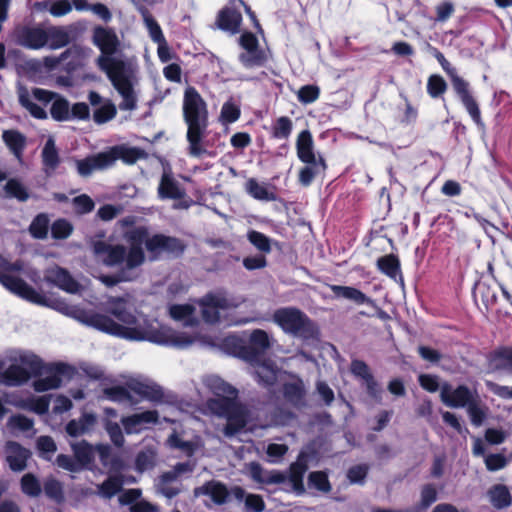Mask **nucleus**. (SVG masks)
Returning <instances> with one entry per match:
<instances>
[{"instance_id":"nucleus-1","label":"nucleus","mask_w":512,"mask_h":512,"mask_svg":"<svg viewBox=\"0 0 512 512\" xmlns=\"http://www.w3.org/2000/svg\"><path fill=\"white\" fill-rule=\"evenodd\" d=\"M22 268L21 262L11 264L0 255V283L14 294L32 303L52 307L86 326L129 341H148L178 348H186L198 340L197 335L160 326L156 320L137 312L129 301L121 297H111L106 303L107 312L113 318L69 305L62 300H49L23 280L9 274Z\"/></svg>"},{"instance_id":"nucleus-2","label":"nucleus","mask_w":512,"mask_h":512,"mask_svg":"<svg viewBox=\"0 0 512 512\" xmlns=\"http://www.w3.org/2000/svg\"><path fill=\"white\" fill-rule=\"evenodd\" d=\"M123 237L128 247L104 241L94 243V254L104 265L115 267L125 263L126 269H137L146 260L143 246L150 260L158 259L163 253L180 254L184 250V245L179 239L163 234L150 235L145 226L131 227L124 232Z\"/></svg>"},{"instance_id":"nucleus-3","label":"nucleus","mask_w":512,"mask_h":512,"mask_svg":"<svg viewBox=\"0 0 512 512\" xmlns=\"http://www.w3.org/2000/svg\"><path fill=\"white\" fill-rule=\"evenodd\" d=\"M93 43L101 51V55L96 60L98 67L105 72L112 86L122 98L119 104L120 110H135L138 102L137 70L122 59L113 57L121 44L115 30L96 26L93 29Z\"/></svg>"},{"instance_id":"nucleus-4","label":"nucleus","mask_w":512,"mask_h":512,"mask_svg":"<svg viewBox=\"0 0 512 512\" xmlns=\"http://www.w3.org/2000/svg\"><path fill=\"white\" fill-rule=\"evenodd\" d=\"M202 382L214 395L206 401L204 410L207 414L227 420L225 436L232 437L244 429L250 420V411L238 401V390L217 375H207Z\"/></svg>"},{"instance_id":"nucleus-5","label":"nucleus","mask_w":512,"mask_h":512,"mask_svg":"<svg viewBox=\"0 0 512 512\" xmlns=\"http://www.w3.org/2000/svg\"><path fill=\"white\" fill-rule=\"evenodd\" d=\"M183 116L187 125L186 139L188 141V153L192 157H200L207 153L202 145L208 127V112L206 104L199 93L188 87L184 93Z\"/></svg>"},{"instance_id":"nucleus-6","label":"nucleus","mask_w":512,"mask_h":512,"mask_svg":"<svg viewBox=\"0 0 512 512\" xmlns=\"http://www.w3.org/2000/svg\"><path fill=\"white\" fill-rule=\"evenodd\" d=\"M5 360L9 363V367L2 370V381L10 387L25 384L32 376L42 374L44 367L42 360L27 350H9L6 352Z\"/></svg>"},{"instance_id":"nucleus-7","label":"nucleus","mask_w":512,"mask_h":512,"mask_svg":"<svg viewBox=\"0 0 512 512\" xmlns=\"http://www.w3.org/2000/svg\"><path fill=\"white\" fill-rule=\"evenodd\" d=\"M273 321L285 332L304 339L315 338L317 325L301 310L294 307L278 309L273 314Z\"/></svg>"},{"instance_id":"nucleus-8","label":"nucleus","mask_w":512,"mask_h":512,"mask_svg":"<svg viewBox=\"0 0 512 512\" xmlns=\"http://www.w3.org/2000/svg\"><path fill=\"white\" fill-rule=\"evenodd\" d=\"M121 378L137 403L143 400L161 402L164 398L162 387L144 375H121Z\"/></svg>"},{"instance_id":"nucleus-9","label":"nucleus","mask_w":512,"mask_h":512,"mask_svg":"<svg viewBox=\"0 0 512 512\" xmlns=\"http://www.w3.org/2000/svg\"><path fill=\"white\" fill-rule=\"evenodd\" d=\"M199 305L204 321L214 324L221 321V312L237 308L239 301L219 291L205 295Z\"/></svg>"},{"instance_id":"nucleus-10","label":"nucleus","mask_w":512,"mask_h":512,"mask_svg":"<svg viewBox=\"0 0 512 512\" xmlns=\"http://www.w3.org/2000/svg\"><path fill=\"white\" fill-rule=\"evenodd\" d=\"M18 99L19 103L27 110L29 113L37 119H45L47 118V113L43 107L34 102V100H38L44 104L49 103L52 100V93L47 90L35 88L32 93H29L27 88L20 86L18 88Z\"/></svg>"},{"instance_id":"nucleus-11","label":"nucleus","mask_w":512,"mask_h":512,"mask_svg":"<svg viewBox=\"0 0 512 512\" xmlns=\"http://www.w3.org/2000/svg\"><path fill=\"white\" fill-rule=\"evenodd\" d=\"M250 363V373L260 385L265 387L273 386L284 380L286 373L278 369L270 360H255Z\"/></svg>"},{"instance_id":"nucleus-12","label":"nucleus","mask_w":512,"mask_h":512,"mask_svg":"<svg viewBox=\"0 0 512 512\" xmlns=\"http://www.w3.org/2000/svg\"><path fill=\"white\" fill-rule=\"evenodd\" d=\"M440 398L448 407L462 408L467 407L475 398H478V395L464 385L454 389L451 385L445 383L441 386Z\"/></svg>"},{"instance_id":"nucleus-13","label":"nucleus","mask_w":512,"mask_h":512,"mask_svg":"<svg viewBox=\"0 0 512 512\" xmlns=\"http://www.w3.org/2000/svg\"><path fill=\"white\" fill-rule=\"evenodd\" d=\"M14 33L16 42L28 49L38 50L48 44V33L41 27L19 26Z\"/></svg>"},{"instance_id":"nucleus-14","label":"nucleus","mask_w":512,"mask_h":512,"mask_svg":"<svg viewBox=\"0 0 512 512\" xmlns=\"http://www.w3.org/2000/svg\"><path fill=\"white\" fill-rule=\"evenodd\" d=\"M158 197L165 199H183L186 196L185 188L174 178L170 168H164L157 188Z\"/></svg>"},{"instance_id":"nucleus-15","label":"nucleus","mask_w":512,"mask_h":512,"mask_svg":"<svg viewBox=\"0 0 512 512\" xmlns=\"http://www.w3.org/2000/svg\"><path fill=\"white\" fill-rule=\"evenodd\" d=\"M45 280L58 288L75 294L81 289V285L70 275V273L59 266H54L46 270Z\"/></svg>"},{"instance_id":"nucleus-16","label":"nucleus","mask_w":512,"mask_h":512,"mask_svg":"<svg viewBox=\"0 0 512 512\" xmlns=\"http://www.w3.org/2000/svg\"><path fill=\"white\" fill-rule=\"evenodd\" d=\"M88 100L95 108L93 120L97 124H104L116 116L117 109L115 104L109 99H103L97 92L91 91L88 95Z\"/></svg>"},{"instance_id":"nucleus-17","label":"nucleus","mask_w":512,"mask_h":512,"mask_svg":"<svg viewBox=\"0 0 512 512\" xmlns=\"http://www.w3.org/2000/svg\"><path fill=\"white\" fill-rule=\"evenodd\" d=\"M158 412L155 410H148L141 413L123 417L121 423L127 434H138L151 424L158 422Z\"/></svg>"},{"instance_id":"nucleus-18","label":"nucleus","mask_w":512,"mask_h":512,"mask_svg":"<svg viewBox=\"0 0 512 512\" xmlns=\"http://www.w3.org/2000/svg\"><path fill=\"white\" fill-rule=\"evenodd\" d=\"M31 453L28 449L15 441H8L5 444L4 456L10 469L15 472L23 471L27 466V460Z\"/></svg>"},{"instance_id":"nucleus-19","label":"nucleus","mask_w":512,"mask_h":512,"mask_svg":"<svg viewBox=\"0 0 512 512\" xmlns=\"http://www.w3.org/2000/svg\"><path fill=\"white\" fill-rule=\"evenodd\" d=\"M296 150L298 158L303 163L316 164L317 161H324L320 155L315 153L313 138L308 130L299 133L296 140Z\"/></svg>"},{"instance_id":"nucleus-20","label":"nucleus","mask_w":512,"mask_h":512,"mask_svg":"<svg viewBox=\"0 0 512 512\" xmlns=\"http://www.w3.org/2000/svg\"><path fill=\"white\" fill-rule=\"evenodd\" d=\"M281 382L285 399L294 405L302 404L306 394L303 381L295 375L286 374Z\"/></svg>"},{"instance_id":"nucleus-21","label":"nucleus","mask_w":512,"mask_h":512,"mask_svg":"<svg viewBox=\"0 0 512 512\" xmlns=\"http://www.w3.org/2000/svg\"><path fill=\"white\" fill-rule=\"evenodd\" d=\"M272 344V338L268 333L261 329H255L249 336L246 349L251 353V358L246 359L248 362L258 360V356L265 353Z\"/></svg>"},{"instance_id":"nucleus-22","label":"nucleus","mask_w":512,"mask_h":512,"mask_svg":"<svg viewBox=\"0 0 512 512\" xmlns=\"http://www.w3.org/2000/svg\"><path fill=\"white\" fill-rule=\"evenodd\" d=\"M250 477L257 483L261 484H278L283 483L287 476L281 472L272 470L268 471L262 468L257 462H250L246 465Z\"/></svg>"},{"instance_id":"nucleus-23","label":"nucleus","mask_w":512,"mask_h":512,"mask_svg":"<svg viewBox=\"0 0 512 512\" xmlns=\"http://www.w3.org/2000/svg\"><path fill=\"white\" fill-rule=\"evenodd\" d=\"M107 156L111 158L109 161L110 166L118 159L131 165L140 159L147 158V153L143 149L137 147L117 146L112 148L110 151H107Z\"/></svg>"},{"instance_id":"nucleus-24","label":"nucleus","mask_w":512,"mask_h":512,"mask_svg":"<svg viewBox=\"0 0 512 512\" xmlns=\"http://www.w3.org/2000/svg\"><path fill=\"white\" fill-rule=\"evenodd\" d=\"M110 159L107 156V152L98 153L85 159L76 160V168L81 176L87 177L95 170L109 167Z\"/></svg>"},{"instance_id":"nucleus-25","label":"nucleus","mask_w":512,"mask_h":512,"mask_svg":"<svg viewBox=\"0 0 512 512\" xmlns=\"http://www.w3.org/2000/svg\"><path fill=\"white\" fill-rule=\"evenodd\" d=\"M468 87H469V84L465 80H457L456 87L454 88V90L460 97L461 102L465 106L467 112L469 113V115L471 116L473 121L476 124L480 125V124H482L480 110H479L478 104L476 103L474 98L471 96Z\"/></svg>"},{"instance_id":"nucleus-26","label":"nucleus","mask_w":512,"mask_h":512,"mask_svg":"<svg viewBox=\"0 0 512 512\" xmlns=\"http://www.w3.org/2000/svg\"><path fill=\"white\" fill-rule=\"evenodd\" d=\"M97 423L94 413L85 412L79 419H73L66 425V432L71 437H79L91 432Z\"/></svg>"},{"instance_id":"nucleus-27","label":"nucleus","mask_w":512,"mask_h":512,"mask_svg":"<svg viewBox=\"0 0 512 512\" xmlns=\"http://www.w3.org/2000/svg\"><path fill=\"white\" fill-rule=\"evenodd\" d=\"M168 443L172 448L178 449L188 457L204 448V442L200 436H195L191 440H184L179 434L173 433L168 438Z\"/></svg>"},{"instance_id":"nucleus-28","label":"nucleus","mask_w":512,"mask_h":512,"mask_svg":"<svg viewBox=\"0 0 512 512\" xmlns=\"http://www.w3.org/2000/svg\"><path fill=\"white\" fill-rule=\"evenodd\" d=\"M65 365L57 364L49 372L34 381L33 387L37 392H45L48 390L56 389L61 385L60 374L64 372Z\"/></svg>"},{"instance_id":"nucleus-29","label":"nucleus","mask_w":512,"mask_h":512,"mask_svg":"<svg viewBox=\"0 0 512 512\" xmlns=\"http://www.w3.org/2000/svg\"><path fill=\"white\" fill-rule=\"evenodd\" d=\"M2 140L10 152L20 160L26 147L25 135L15 129L4 130Z\"/></svg>"},{"instance_id":"nucleus-30","label":"nucleus","mask_w":512,"mask_h":512,"mask_svg":"<svg viewBox=\"0 0 512 512\" xmlns=\"http://www.w3.org/2000/svg\"><path fill=\"white\" fill-rule=\"evenodd\" d=\"M242 22L241 14L233 9H223L217 18V25L221 30L236 34L239 32Z\"/></svg>"},{"instance_id":"nucleus-31","label":"nucleus","mask_w":512,"mask_h":512,"mask_svg":"<svg viewBox=\"0 0 512 512\" xmlns=\"http://www.w3.org/2000/svg\"><path fill=\"white\" fill-rule=\"evenodd\" d=\"M330 289L335 297L350 300L358 305L373 303L363 292L351 286L331 285Z\"/></svg>"},{"instance_id":"nucleus-32","label":"nucleus","mask_w":512,"mask_h":512,"mask_svg":"<svg viewBox=\"0 0 512 512\" xmlns=\"http://www.w3.org/2000/svg\"><path fill=\"white\" fill-rule=\"evenodd\" d=\"M195 493L207 495L211 498V500L216 504H223L226 502L229 491L226 486L217 481H211L206 483L205 485L197 488Z\"/></svg>"},{"instance_id":"nucleus-33","label":"nucleus","mask_w":512,"mask_h":512,"mask_svg":"<svg viewBox=\"0 0 512 512\" xmlns=\"http://www.w3.org/2000/svg\"><path fill=\"white\" fill-rule=\"evenodd\" d=\"M6 402L15 406L16 408L33 411L40 415L45 414L49 409V400L46 396L19 400H7Z\"/></svg>"},{"instance_id":"nucleus-34","label":"nucleus","mask_w":512,"mask_h":512,"mask_svg":"<svg viewBox=\"0 0 512 512\" xmlns=\"http://www.w3.org/2000/svg\"><path fill=\"white\" fill-rule=\"evenodd\" d=\"M170 316L184 326H194L198 323L195 308L190 304H175L169 308Z\"/></svg>"},{"instance_id":"nucleus-35","label":"nucleus","mask_w":512,"mask_h":512,"mask_svg":"<svg viewBox=\"0 0 512 512\" xmlns=\"http://www.w3.org/2000/svg\"><path fill=\"white\" fill-rule=\"evenodd\" d=\"M220 348L228 354L243 358L250 359L251 353L246 349L242 340L236 335H228L222 339L218 344Z\"/></svg>"},{"instance_id":"nucleus-36","label":"nucleus","mask_w":512,"mask_h":512,"mask_svg":"<svg viewBox=\"0 0 512 512\" xmlns=\"http://www.w3.org/2000/svg\"><path fill=\"white\" fill-rule=\"evenodd\" d=\"M103 395L106 399L117 402V403H127L130 405L137 404V400L130 393L127 386L115 385L111 387H106L103 389Z\"/></svg>"},{"instance_id":"nucleus-37","label":"nucleus","mask_w":512,"mask_h":512,"mask_svg":"<svg viewBox=\"0 0 512 512\" xmlns=\"http://www.w3.org/2000/svg\"><path fill=\"white\" fill-rule=\"evenodd\" d=\"M246 192L256 200L273 201L275 194L269 189L265 183H259L256 179L250 178L245 184Z\"/></svg>"},{"instance_id":"nucleus-38","label":"nucleus","mask_w":512,"mask_h":512,"mask_svg":"<svg viewBox=\"0 0 512 512\" xmlns=\"http://www.w3.org/2000/svg\"><path fill=\"white\" fill-rule=\"evenodd\" d=\"M306 470L307 466L302 457H299L298 460L290 467L288 479L293 490L298 494L304 492L303 476Z\"/></svg>"},{"instance_id":"nucleus-39","label":"nucleus","mask_w":512,"mask_h":512,"mask_svg":"<svg viewBox=\"0 0 512 512\" xmlns=\"http://www.w3.org/2000/svg\"><path fill=\"white\" fill-rule=\"evenodd\" d=\"M123 482L118 476H110L102 484L97 485L96 492H89L88 494H97L104 499H111L122 489Z\"/></svg>"},{"instance_id":"nucleus-40","label":"nucleus","mask_w":512,"mask_h":512,"mask_svg":"<svg viewBox=\"0 0 512 512\" xmlns=\"http://www.w3.org/2000/svg\"><path fill=\"white\" fill-rule=\"evenodd\" d=\"M240 63L247 69L261 67L266 62V54L262 49L243 50L238 57Z\"/></svg>"},{"instance_id":"nucleus-41","label":"nucleus","mask_w":512,"mask_h":512,"mask_svg":"<svg viewBox=\"0 0 512 512\" xmlns=\"http://www.w3.org/2000/svg\"><path fill=\"white\" fill-rule=\"evenodd\" d=\"M3 190L6 198H14L20 202H25L30 197L27 188L17 179L8 180L3 187Z\"/></svg>"},{"instance_id":"nucleus-42","label":"nucleus","mask_w":512,"mask_h":512,"mask_svg":"<svg viewBox=\"0 0 512 512\" xmlns=\"http://www.w3.org/2000/svg\"><path fill=\"white\" fill-rule=\"evenodd\" d=\"M488 496L492 505L496 508H504L511 504V495L504 485H495L489 492Z\"/></svg>"},{"instance_id":"nucleus-43","label":"nucleus","mask_w":512,"mask_h":512,"mask_svg":"<svg viewBox=\"0 0 512 512\" xmlns=\"http://www.w3.org/2000/svg\"><path fill=\"white\" fill-rule=\"evenodd\" d=\"M72 449L80 468L90 464L94 459V448L86 441L72 444Z\"/></svg>"},{"instance_id":"nucleus-44","label":"nucleus","mask_w":512,"mask_h":512,"mask_svg":"<svg viewBox=\"0 0 512 512\" xmlns=\"http://www.w3.org/2000/svg\"><path fill=\"white\" fill-rule=\"evenodd\" d=\"M42 159L46 171H54L59 163L58 152L55 146V141L49 138L45 143L42 150Z\"/></svg>"},{"instance_id":"nucleus-45","label":"nucleus","mask_w":512,"mask_h":512,"mask_svg":"<svg viewBox=\"0 0 512 512\" xmlns=\"http://www.w3.org/2000/svg\"><path fill=\"white\" fill-rule=\"evenodd\" d=\"M47 33L48 43L52 49L62 48L70 42L69 33L63 27H52Z\"/></svg>"},{"instance_id":"nucleus-46","label":"nucleus","mask_w":512,"mask_h":512,"mask_svg":"<svg viewBox=\"0 0 512 512\" xmlns=\"http://www.w3.org/2000/svg\"><path fill=\"white\" fill-rule=\"evenodd\" d=\"M118 266H121V270L117 276L103 275L99 277L100 281L107 287H112L121 281H131L134 279L135 269H126L125 263H120Z\"/></svg>"},{"instance_id":"nucleus-47","label":"nucleus","mask_w":512,"mask_h":512,"mask_svg":"<svg viewBox=\"0 0 512 512\" xmlns=\"http://www.w3.org/2000/svg\"><path fill=\"white\" fill-rule=\"evenodd\" d=\"M326 168L325 161H317L316 164H307L299 172V181L302 185L308 186L314 177Z\"/></svg>"},{"instance_id":"nucleus-48","label":"nucleus","mask_w":512,"mask_h":512,"mask_svg":"<svg viewBox=\"0 0 512 512\" xmlns=\"http://www.w3.org/2000/svg\"><path fill=\"white\" fill-rule=\"evenodd\" d=\"M378 268L391 278H396L400 271L398 259L394 255H386L377 261Z\"/></svg>"},{"instance_id":"nucleus-49","label":"nucleus","mask_w":512,"mask_h":512,"mask_svg":"<svg viewBox=\"0 0 512 512\" xmlns=\"http://www.w3.org/2000/svg\"><path fill=\"white\" fill-rule=\"evenodd\" d=\"M51 116L57 121H67L71 119L69 102L63 98L57 99L52 103Z\"/></svg>"},{"instance_id":"nucleus-50","label":"nucleus","mask_w":512,"mask_h":512,"mask_svg":"<svg viewBox=\"0 0 512 512\" xmlns=\"http://www.w3.org/2000/svg\"><path fill=\"white\" fill-rule=\"evenodd\" d=\"M240 117V107L234 101H226L220 113V121L224 124H229L237 121Z\"/></svg>"},{"instance_id":"nucleus-51","label":"nucleus","mask_w":512,"mask_h":512,"mask_svg":"<svg viewBox=\"0 0 512 512\" xmlns=\"http://www.w3.org/2000/svg\"><path fill=\"white\" fill-rule=\"evenodd\" d=\"M49 219L46 215L40 214L32 221L29 230L33 237L38 239L46 238L48 234Z\"/></svg>"},{"instance_id":"nucleus-52","label":"nucleus","mask_w":512,"mask_h":512,"mask_svg":"<svg viewBox=\"0 0 512 512\" xmlns=\"http://www.w3.org/2000/svg\"><path fill=\"white\" fill-rule=\"evenodd\" d=\"M21 489L24 494L37 497L41 492V485L33 474L27 473L21 479Z\"/></svg>"},{"instance_id":"nucleus-53","label":"nucleus","mask_w":512,"mask_h":512,"mask_svg":"<svg viewBox=\"0 0 512 512\" xmlns=\"http://www.w3.org/2000/svg\"><path fill=\"white\" fill-rule=\"evenodd\" d=\"M492 365L497 370H506L512 373V348L499 351L495 355Z\"/></svg>"},{"instance_id":"nucleus-54","label":"nucleus","mask_w":512,"mask_h":512,"mask_svg":"<svg viewBox=\"0 0 512 512\" xmlns=\"http://www.w3.org/2000/svg\"><path fill=\"white\" fill-rule=\"evenodd\" d=\"M475 298H480L486 308L496 302V292L485 283H479L475 287Z\"/></svg>"},{"instance_id":"nucleus-55","label":"nucleus","mask_w":512,"mask_h":512,"mask_svg":"<svg viewBox=\"0 0 512 512\" xmlns=\"http://www.w3.org/2000/svg\"><path fill=\"white\" fill-rule=\"evenodd\" d=\"M447 89V83L439 75H431L427 81V92L432 98L442 95Z\"/></svg>"},{"instance_id":"nucleus-56","label":"nucleus","mask_w":512,"mask_h":512,"mask_svg":"<svg viewBox=\"0 0 512 512\" xmlns=\"http://www.w3.org/2000/svg\"><path fill=\"white\" fill-rule=\"evenodd\" d=\"M7 426L12 430L27 432L33 429L34 422L24 415L17 414L8 419Z\"/></svg>"},{"instance_id":"nucleus-57","label":"nucleus","mask_w":512,"mask_h":512,"mask_svg":"<svg viewBox=\"0 0 512 512\" xmlns=\"http://www.w3.org/2000/svg\"><path fill=\"white\" fill-rule=\"evenodd\" d=\"M320 95V89L316 85H305L302 86L298 92V100L303 104H310L315 102Z\"/></svg>"},{"instance_id":"nucleus-58","label":"nucleus","mask_w":512,"mask_h":512,"mask_svg":"<svg viewBox=\"0 0 512 512\" xmlns=\"http://www.w3.org/2000/svg\"><path fill=\"white\" fill-rule=\"evenodd\" d=\"M291 131L292 121L288 117L282 116L277 119L273 127V136L278 139H286L291 134Z\"/></svg>"},{"instance_id":"nucleus-59","label":"nucleus","mask_w":512,"mask_h":512,"mask_svg":"<svg viewBox=\"0 0 512 512\" xmlns=\"http://www.w3.org/2000/svg\"><path fill=\"white\" fill-rule=\"evenodd\" d=\"M44 492L47 497L56 502H61L63 500L62 485L59 481L53 478L47 479L45 481Z\"/></svg>"},{"instance_id":"nucleus-60","label":"nucleus","mask_w":512,"mask_h":512,"mask_svg":"<svg viewBox=\"0 0 512 512\" xmlns=\"http://www.w3.org/2000/svg\"><path fill=\"white\" fill-rule=\"evenodd\" d=\"M72 231V225L64 219L55 221L51 226V234L55 239H65L70 236Z\"/></svg>"},{"instance_id":"nucleus-61","label":"nucleus","mask_w":512,"mask_h":512,"mask_svg":"<svg viewBox=\"0 0 512 512\" xmlns=\"http://www.w3.org/2000/svg\"><path fill=\"white\" fill-rule=\"evenodd\" d=\"M466 408L472 424L477 427L481 426L486 414L478 404V398H475Z\"/></svg>"},{"instance_id":"nucleus-62","label":"nucleus","mask_w":512,"mask_h":512,"mask_svg":"<svg viewBox=\"0 0 512 512\" xmlns=\"http://www.w3.org/2000/svg\"><path fill=\"white\" fill-rule=\"evenodd\" d=\"M248 240L260 251L268 253L271 250L270 240L263 233L250 231L247 235Z\"/></svg>"},{"instance_id":"nucleus-63","label":"nucleus","mask_w":512,"mask_h":512,"mask_svg":"<svg viewBox=\"0 0 512 512\" xmlns=\"http://www.w3.org/2000/svg\"><path fill=\"white\" fill-rule=\"evenodd\" d=\"M287 451L288 446L285 444L270 443L266 450L268 461L271 463H278Z\"/></svg>"},{"instance_id":"nucleus-64","label":"nucleus","mask_w":512,"mask_h":512,"mask_svg":"<svg viewBox=\"0 0 512 512\" xmlns=\"http://www.w3.org/2000/svg\"><path fill=\"white\" fill-rule=\"evenodd\" d=\"M245 512H262L265 509V503L260 495L247 494L244 501Z\"/></svg>"}]
</instances>
